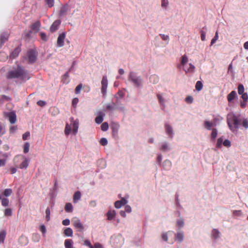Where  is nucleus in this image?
I'll return each instance as SVG.
<instances>
[{
	"mask_svg": "<svg viewBox=\"0 0 248 248\" xmlns=\"http://www.w3.org/2000/svg\"><path fill=\"white\" fill-rule=\"evenodd\" d=\"M70 124H66L64 133L66 135H69L71 133L76 135L78 132L79 127V120L78 119H74L73 117L70 118Z\"/></svg>",
	"mask_w": 248,
	"mask_h": 248,
	"instance_id": "1",
	"label": "nucleus"
},
{
	"mask_svg": "<svg viewBox=\"0 0 248 248\" xmlns=\"http://www.w3.org/2000/svg\"><path fill=\"white\" fill-rule=\"evenodd\" d=\"M228 124L233 132L237 130L240 124L239 119L233 113H229L227 116Z\"/></svg>",
	"mask_w": 248,
	"mask_h": 248,
	"instance_id": "2",
	"label": "nucleus"
},
{
	"mask_svg": "<svg viewBox=\"0 0 248 248\" xmlns=\"http://www.w3.org/2000/svg\"><path fill=\"white\" fill-rule=\"evenodd\" d=\"M124 243V238L120 234H114L111 236L110 244L113 248H120Z\"/></svg>",
	"mask_w": 248,
	"mask_h": 248,
	"instance_id": "3",
	"label": "nucleus"
},
{
	"mask_svg": "<svg viewBox=\"0 0 248 248\" xmlns=\"http://www.w3.org/2000/svg\"><path fill=\"white\" fill-rule=\"evenodd\" d=\"M161 238L163 241L172 244L175 241L174 232L172 231L163 232L161 233Z\"/></svg>",
	"mask_w": 248,
	"mask_h": 248,
	"instance_id": "4",
	"label": "nucleus"
},
{
	"mask_svg": "<svg viewBox=\"0 0 248 248\" xmlns=\"http://www.w3.org/2000/svg\"><path fill=\"white\" fill-rule=\"evenodd\" d=\"M25 74V71L21 67H18L16 70L10 71L9 77L11 78L21 77L23 79H28L30 77L24 75Z\"/></svg>",
	"mask_w": 248,
	"mask_h": 248,
	"instance_id": "5",
	"label": "nucleus"
},
{
	"mask_svg": "<svg viewBox=\"0 0 248 248\" xmlns=\"http://www.w3.org/2000/svg\"><path fill=\"white\" fill-rule=\"evenodd\" d=\"M16 163H18L21 162V164L19 165L20 169H26L29 165V160L25 156L19 155L16 156L15 158Z\"/></svg>",
	"mask_w": 248,
	"mask_h": 248,
	"instance_id": "6",
	"label": "nucleus"
},
{
	"mask_svg": "<svg viewBox=\"0 0 248 248\" xmlns=\"http://www.w3.org/2000/svg\"><path fill=\"white\" fill-rule=\"evenodd\" d=\"M165 133L169 139H172L175 133L172 127L169 124H166L164 126Z\"/></svg>",
	"mask_w": 248,
	"mask_h": 248,
	"instance_id": "7",
	"label": "nucleus"
},
{
	"mask_svg": "<svg viewBox=\"0 0 248 248\" xmlns=\"http://www.w3.org/2000/svg\"><path fill=\"white\" fill-rule=\"evenodd\" d=\"M73 226L79 232H82L85 230L83 224L78 217H74L72 219Z\"/></svg>",
	"mask_w": 248,
	"mask_h": 248,
	"instance_id": "8",
	"label": "nucleus"
},
{
	"mask_svg": "<svg viewBox=\"0 0 248 248\" xmlns=\"http://www.w3.org/2000/svg\"><path fill=\"white\" fill-rule=\"evenodd\" d=\"M106 216L108 220H114L117 216L116 211L113 209L110 208L106 213Z\"/></svg>",
	"mask_w": 248,
	"mask_h": 248,
	"instance_id": "9",
	"label": "nucleus"
},
{
	"mask_svg": "<svg viewBox=\"0 0 248 248\" xmlns=\"http://www.w3.org/2000/svg\"><path fill=\"white\" fill-rule=\"evenodd\" d=\"M128 202V201L126 198H122L121 200L116 201L114 205L115 208L120 209L122 206H124Z\"/></svg>",
	"mask_w": 248,
	"mask_h": 248,
	"instance_id": "10",
	"label": "nucleus"
},
{
	"mask_svg": "<svg viewBox=\"0 0 248 248\" xmlns=\"http://www.w3.org/2000/svg\"><path fill=\"white\" fill-rule=\"evenodd\" d=\"M129 78L135 84V85L137 86H140L142 83L141 78L133 74H131L130 75Z\"/></svg>",
	"mask_w": 248,
	"mask_h": 248,
	"instance_id": "11",
	"label": "nucleus"
},
{
	"mask_svg": "<svg viewBox=\"0 0 248 248\" xmlns=\"http://www.w3.org/2000/svg\"><path fill=\"white\" fill-rule=\"evenodd\" d=\"M6 118H8L11 124H14L16 121V114L13 112H6L4 113Z\"/></svg>",
	"mask_w": 248,
	"mask_h": 248,
	"instance_id": "12",
	"label": "nucleus"
},
{
	"mask_svg": "<svg viewBox=\"0 0 248 248\" xmlns=\"http://www.w3.org/2000/svg\"><path fill=\"white\" fill-rule=\"evenodd\" d=\"M108 84L107 78L106 76H104L101 81V92L104 95L106 93Z\"/></svg>",
	"mask_w": 248,
	"mask_h": 248,
	"instance_id": "13",
	"label": "nucleus"
},
{
	"mask_svg": "<svg viewBox=\"0 0 248 248\" xmlns=\"http://www.w3.org/2000/svg\"><path fill=\"white\" fill-rule=\"evenodd\" d=\"M210 236L212 239L217 240L220 238L221 233L218 230L213 229L211 232Z\"/></svg>",
	"mask_w": 248,
	"mask_h": 248,
	"instance_id": "14",
	"label": "nucleus"
},
{
	"mask_svg": "<svg viewBox=\"0 0 248 248\" xmlns=\"http://www.w3.org/2000/svg\"><path fill=\"white\" fill-rule=\"evenodd\" d=\"M172 149L170 144L167 141H163L161 143L160 150L163 152H168Z\"/></svg>",
	"mask_w": 248,
	"mask_h": 248,
	"instance_id": "15",
	"label": "nucleus"
},
{
	"mask_svg": "<svg viewBox=\"0 0 248 248\" xmlns=\"http://www.w3.org/2000/svg\"><path fill=\"white\" fill-rule=\"evenodd\" d=\"M183 68L184 71L186 73H192L194 72L195 70V66L194 65L192 64L191 63H189V64H187V65H186L184 66H183Z\"/></svg>",
	"mask_w": 248,
	"mask_h": 248,
	"instance_id": "16",
	"label": "nucleus"
},
{
	"mask_svg": "<svg viewBox=\"0 0 248 248\" xmlns=\"http://www.w3.org/2000/svg\"><path fill=\"white\" fill-rule=\"evenodd\" d=\"M175 240L178 243L182 242L184 239V232L182 231H178L176 233H174Z\"/></svg>",
	"mask_w": 248,
	"mask_h": 248,
	"instance_id": "17",
	"label": "nucleus"
},
{
	"mask_svg": "<svg viewBox=\"0 0 248 248\" xmlns=\"http://www.w3.org/2000/svg\"><path fill=\"white\" fill-rule=\"evenodd\" d=\"M65 37V34L62 33L59 35L57 39V45L59 47L62 46L64 45V41Z\"/></svg>",
	"mask_w": 248,
	"mask_h": 248,
	"instance_id": "18",
	"label": "nucleus"
},
{
	"mask_svg": "<svg viewBox=\"0 0 248 248\" xmlns=\"http://www.w3.org/2000/svg\"><path fill=\"white\" fill-rule=\"evenodd\" d=\"M185 220L182 217H180L176 220V226L178 230L182 229L185 226Z\"/></svg>",
	"mask_w": 248,
	"mask_h": 248,
	"instance_id": "19",
	"label": "nucleus"
},
{
	"mask_svg": "<svg viewBox=\"0 0 248 248\" xmlns=\"http://www.w3.org/2000/svg\"><path fill=\"white\" fill-rule=\"evenodd\" d=\"M236 96V93L235 91H232L228 95H227V100L229 102L232 103V101L235 98Z\"/></svg>",
	"mask_w": 248,
	"mask_h": 248,
	"instance_id": "20",
	"label": "nucleus"
},
{
	"mask_svg": "<svg viewBox=\"0 0 248 248\" xmlns=\"http://www.w3.org/2000/svg\"><path fill=\"white\" fill-rule=\"evenodd\" d=\"M60 24V20H56L54 21L50 28V31L52 32L56 31L58 29Z\"/></svg>",
	"mask_w": 248,
	"mask_h": 248,
	"instance_id": "21",
	"label": "nucleus"
},
{
	"mask_svg": "<svg viewBox=\"0 0 248 248\" xmlns=\"http://www.w3.org/2000/svg\"><path fill=\"white\" fill-rule=\"evenodd\" d=\"M73 206L72 204V203L70 202L66 203L65 207L64 209L66 212L68 213H72L73 211Z\"/></svg>",
	"mask_w": 248,
	"mask_h": 248,
	"instance_id": "22",
	"label": "nucleus"
},
{
	"mask_svg": "<svg viewBox=\"0 0 248 248\" xmlns=\"http://www.w3.org/2000/svg\"><path fill=\"white\" fill-rule=\"evenodd\" d=\"M81 194L79 191H77L75 193L73 196V202L77 203L81 199Z\"/></svg>",
	"mask_w": 248,
	"mask_h": 248,
	"instance_id": "23",
	"label": "nucleus"
},
{
	"mask_svg": "<svg viewBox=\"0 0 248 248\" xmlns=\"http://www.w3.org/2000/svg\"><path fill=\"white\" fill-rule=\"evenodd\" d=\"M188 57L186 55H184L181 58V63L183 66L187 65L188 62Z\"/></svg>",
	"mask_w": 248,
	"mask_h": 248,
	"instance_id": "24",
	"label": "nucleus"
},
{
	"mask_svg": "<svg viewBox=\"0 0 248 248\" xmlns=\"http://www.w3.org/2000/svg\"><path fill=\"white\" fill-rule=\"evenodd\" d=\"M6 235V232L5 231L2 230L0 232V244L4 243Z\"/></svg>",
	"mask_w": 248,
	"mask_h": 248,
	"instance_id": "25",
	"label": "nucleus"
},
{
	"mask_svg": "<svg viewBox=\"0 0 248 248\" xmlns=\"http://www.w3.org/2000/svg\"><path fill=\"white\" fill-rule=\"evenodd\" d=\"M73 241L71 239H66L64 241V246L65 248H72Z\"/></svg>",
	"mask_w": 248,
	"mask_h": 248,
	"instance_id": "26",
	"label": "nucleus"
},
{
	"mask_svg": "<svg viewBox=\"0 0 248 248\" xmlns=\"http://www.w3.org/2000/svg\"><path fill=\"white\" fill-rule=\"evenodd\" d=\"M73 233V230L70 228H67L64 231V233L66 236H72Z\"/></svg>",
	"mask_w": 248,
	"mask_h": 248,
	"instance_id": "27",
	"label": "nucleus"
},
{
	"mask_svg": "<svg viewBox=\"0 0 248 248\" xmlns=\"http://www.w3.org/2000/svg\"><path fill=\"white\" fill-rule=\"evenodd\" d=\"M171 165V162L169 160H166L163 162V166L165 169H169Z\"/></svg>",
	"mask_w": 248,
	"mask_h": 248,
	"instance_id": "28",
	"label": "nucleus"
},
{
	"mask_svg": "<svg viewBox=\"0 0 248 248\" xmlns=\"http://www.w3.org/2000/svg\"><path fill=\"white\" fill-rule=\"evenodd\" d=\"M104 114H100L97 116L95 119L96 123L97 124H101L103 121Z\"/></svg>",
	"mask_w": 248,
	"mask_h": 248,
	"instance_id": "29",
	"label": "nucleus"
},
{
	"mask_svg": "<svg viewBox=\"0 0 248 248\" xmlns=\"http://www.w3.org/2000/svg\"><path fill=\"white\" fill-rule=\"evenodd\" d=\"M62 81L64 84H67L69 82V76L67 73H66L62 78Z\"/></svg>",
	"mask_w": 248,
	"mask_h": 248,
	"instance_id": "30",
	"label": "nucleus"
},
{
	"mask_svg": "<svg viewBox=\"0 0 248 248\" xmlns=\"http://www.w3.org/2000/svg\"><path fill=\"white\" fill-rule=\"evenodd\" d=\"M203 87V85L202 82L201 81H198L196 82L195 88L198 91H200L202 90Z\"/></svg>",
	"mask_w": 248,
	"mask_h": 248,
	"instance_id": "31",
	"label": "nucleus"
},
{
	"mask_svg": "<svg viewBox=\"0 0 248 248\" xmlns=\"http://www.w3.org/2000/svg\"><path fill=\"white\" fill-rule=\"evenodd\" d=\"M213 125V123L210 121H206L204 123L205 128L208 130H211Z\"/></svg>",
	"mask_w": 248,
	"mask_h": 248,
	"instance_id": "32",
	"label": "nucleus"
},
{
	"mask_svg": "<svg viewBox=\"0 0 248 248\" xmlns=\"http://www.w3.org/2000/svg\"><path fill=\"white\" fill-rule=\"evenodd\" d=\"M30 143L29 142H25L23 145V152L24 153H27L30 150Z\"/></svg>",
	"mask_w": 248,
	"mask_h": 248,
	"instance_id": "33",
	"label": "nucleus"
},
{
	"mask_svg": "<svg viewBox=\"0 0 248 248\" xmlns=\"http://www.w3.org/2000/svg\"><path fill=\"white\" fill-rule=\"evenodd\" d=\"M36 58V55L35 53L34 52H31L29 55V60L33 62L35 61Z\"/></svg>",
	"mask_w": 248,
	"mask_h": 248,
	"instance_id": "34",
	"label": "nucleus"
},
{
	"mask_svg": "<svg viewBox=\"0 0 248 248\" xmlns=\"http://www.w3.org/2000/svg\"><path fill=\"white\" fill-rule=\"evenodd\" d=\"M157 99L159 102L162 105L165 104V101L163 96L161 94H157Z\"/></svg>",
	"mask_w": 248,
	"mask_h": 248,
	"instance_id": "35",
	"label": "nucleus"
},
{
	"mask_svg": "<svg viewBox=\"0 0 248 248\" xmlns=\"http://www.w3.org/2000/svg\"><path fill=\"white\" fill-rule=\"evenodd\" d=\"M124 210L126 213L130 214L132 212V208L130 205L126 204L124 205Z\"/></svg>",
	"mask_w": 248,
	"mask_h": 248,
	"instance_id": "36",
	"label": "nucleus"
},
{
	"mask_svg": "<svg viewBox=\"0 0 248 248\" xmlns=\"http://www.w3.org/2000/svg\"><path fill=\"white\" fill-rule=\"evenodd\" d=\"M232 214L235 217H241L243 216V212L241 210H233Z\"/></svg>",
	"mask_w": 248,
	"mask_h": 248,
	"instance_id": "37",
	"label": "nucleus"
},
{
	"mask_svg": "<svg viewBox=\"0 0 248 248\" xmlns=\"http://www.w3.org/2000/svg\"><path fill=\"white\" fill-rule=\"evenodd\" d=\"M245 91V89H244V87L243 85L242 84H240L239 85L238 87V93L239 94H243L244 93H245L244 92Z\"/></svg>",
	"mask_w": 248,
	"mask_h": 248,
	"instance_id": "38",
	"label": "nucleus"
},
{
	"mask_svg": "<svg viewBox=\"0 0 248 248\" xmlns=\"http://www.w3.org/2000/svg\"><path fill=\"white\" fill-rule=\"evenodd\" d=\"M40 26V23L39 22H36L32 25V29L35 31H38L39 29Z\"/></svg>",
	"mask_w": 248,
	"mask_h": 248,
	"instance_id": "39",
	"label": "nucleus"
},
{
	"mask_svg": "<svg viewBox=\"0 0 248 248\" xmlns=\"http://www.w3.org/2000/svg\"><path fill=\"white\" fill-rule=\"evenodd\" d=\"M46 219L47 221H49L50 219V210L48 207L46 210Z\"/></svg>",
	"mask_w": 248,
	"mask_h": 248,
	"instance_id": "40",
	"label": "nucleus"
},
{
	"mask_svg": "<svg viewBox=\"0 0 248 248\" xmlns=\"http://www.w3.org/2000/svg\"><path fill=\"white\" fill-rule=\"evenodd\" d=\"M193 97L190 95L187 96L185 99L186 103L189 104H192L193 102Z\"/></svg>",
	"mask_w": 248,
	"mask_h": 248,
	"instance_id": "41",
	"label": "nucleus"
},
{
	"mask_svg": "<svg viewBox=\"0 0 248 248\" xmlns=\"http://www.w3.org/2000/svg\"><path fill=\"white\" fill-rule=\"evenodd\" d=\"M83 244L84 245L88 247L89 248H94V247H93V246L92 245L91 242L89 240L86 239L84 240Z\"/></svg>",
	"mask_w": 248,
	"mask_h": 248,
	"instance_id": "42",
	"label": "nucleus"
},
{
	"mask_svg": "<svg viewBox=\"0 0 248 248\" xmlns=\"http://www.w3.org/2000/svg\"><path fill=\"white\" fill-rule=\"evenodd\" d=\"M101 127L102 131H106L108 128V124L106 122L102 124Z\"/></svg>",
	"mask_w": 248,
	"mask_h": 248,
	"instance_id": "43",
	"label": "nucleus"
},
{
	"mask_svg": "<svg viewBox=\"0 0 248 248\" xmlns=\"http://www.w3.org/2000/svg\"><path fill=\"white\" fill-rule=\"evenodd\" d=\"M39 230L40 232H42L43 234H45L46 232V228L45 226L43 224H42L40 226Z\"/></svg>",
	"mask_w": 248,
	"mask_h": 248,
	"instance_id": "44",
	"label": "nucleus"
},
{
	"mask_svg": "<svg viewBox=\"0 0 248 248\" xmlns=\"http://www.w3.org/2000/svg\"><path fill=\"white\" fill-rule=\"evenodd\" d=\"M168 0H162L161 1V6L163 9H166L168 5Z\"/></svg>",
	"mask_w": 248,
	"mask_h": 248,
	"instance_id": "45",
	"label": "nucleus"
},
{
	"mask_svg": "<svg viewBox=\"0 0 248 248\" xmlns=\"http://www.w3.org/2000/svg\"><path fill=\"white\" fill-rule=\"evenodd\" d=\"M12 210L10 208H7L4 211V215L5 216L10 217L12 216Z\"/></svg>",
	"mask_w": 248,
	"mask_h": 248,
	"instance_id": "46",
	"label": "nucleus"
},
{
	"mask_svg": "<svg viewBox=\"0 0 248 248\" xmlns=\"http://www.w3.org/2000/svg\"><path fill=\"white\" fill-rule=\"evenodd\" d=\"M217 136V131L216 129H213L212 134H211V138L212 139L215 140Z\"/></svg>",
	"mask_w": 248,
	"mask_h": 248,
	"instance_id": "47",
	"label": "nucleus"
},
{
	"mask_svg": "<svg viewBox=\"0 0 248 248\" xmlns=\"http://www.w3.org/2000/svg\"><path fill=\"white\" fill-rule=\"evenodd\" d=\"M12 193V190L10 188L6 189L4 192V195L6 197H8Z\"/></svg>",
	"mask_w": 248,
	"mask_h": 248,
	"instance_id": "48",
	"label": "nucleus"
},
{
	"mask_svg": "<svg viewBox=\"0 0 248 248\" xmlns=\"http://www.w3.org/2000/svg\"><path fill=\"white\" fill-rule=\"evenodd\" d=\"M89 205L91 207L94 208L97 205V202L95 200H91L90 201Z\"/></svg>",
	"mask_w": 248,
	"mask_h": 248,
	"instance_id": "49",
	"label": "nucleus"
},
{
	"mask_svg": "<svg viewBox=\"0 0 248 248\" xmlns=\"http://www.w3.org/2000/svg\"><path fill=\"white\" fill-rule=\"evenodd\" d=\"M223 139L222 138L218 139L217 143V147L218 148L221 147L222 144H223Z\"/></svg>",
	"mask_w": 248,
	"mask_h": 248,
	"instance_id": "50",
	"label": "nucleus"
},
{
	"mask_svg": "<svg viewBox=\"0 0 248 248\" xmlns=\"http://www.w3.org/2000/svg\"><path fill=\"white\" fill-rule=\"evenodd\" d=\"M1 204L4 206H7L9 204V200L6 198L2 199Z\"/></svg>",
	"mask_w": 248,
	"mask_h": 248,
	"instance_id": "51",
	"label": "nucleus"
},
{
	"mask_svg": "<svg viewBox=\"0 0 248 248\" xmlns=\"http://www.w3.org/2000/svg\"><path fill=\"white\" fill-rule=\"evenodd\" d=\"M19 51H20V49L18 48H16V49L14 51H13L12 52V53L11 54V56L13 57H16L18 55V54H19Z\"/></svg>",
	"mask_w": 248,
	"mask_h": 248,
	"instance_id": "52",
	"label": "nucleus"
},
{
	"mask_svg": "<svg viewBox=\"0 0 248 248\" xmlns=\"http://www.w3.org/2000/svg\"><path fill=\"white\" fill-rule=\"evenodd\" d=\"M242 125L245 129L248 128V120L245 119L243 120Z\"/></svg>",
	"mask_w": 248,
	"mask_h": 248,
	"instance_id": "53",
	"label": "nucleus"
},
{
	"mask_svg": "<svg viewBox=\"0 0 248 248\" xmlns=\"http://www.w3.org/2000/svg\"><path fill=\"white\" fill-rule=\"evenodd\" d=\"M218 39V34L217 32H216L215 36L214 38L212 39L211 40V45H213L214 44L216 43V42L217 40Z\"/></svg>",
	"mask_w": 248,
	"mask_h": 248,
	"instance_id": "54",
	"label": "nucleus"
},
{
	"mask_svg": "<svg viewBox=\"0 0 248 248\" xmlns=\"http://www.w3.org/2000/svg\"><path fill=\"white\" fill-rule=\"evenodd\" d=\"M223 145L226 147H230L231 146V142L228 140H225L223 141Z\"/></svg>",
	"mask_w": 248,
	"mask_h": 248,
	"instance_id": "55",
	"label": "nucleus"
},
{
	"mask_svg": "<svg viewBox=\"0 0 248 248\" xmlns=\"http://www.w3.org/2000/svg\"><path fill=\"white\" fill-rule=\"evenodd\" d=\"M150 79L151 82H153L155 83L157 82L158 80V77L155 75L151 76Z\"/></svg>",
	"mask_w": 248,
	"mask_h": 248,
	"instance_id": "56",
	"label": "nucleus"
},
{
	"mask_svg": "<svg viewBox=\"0 0 248 248\" xmlns=\"http://www.w3.org/2000/svg\"><path fill=\"white\" fill-rule=\"evenodd\" d=\"M100 143L101 144H102L103 146H105L108 143V140L106 138H102L100 140Z\"/></svg>",
	"mask_w": 248,
	"mask_h": 248,
	"instance_id": "57",
	"label": "nucleus"
},
{
	"mask_svg": "<svg viewBox=\"0 0 248 248\" xmlns=\"http://www.w3.org/2000/svg\"><path fill=\"white\" fill-rule=\"evenodd\" d=\"M30 136V133L29 132L25 133L22 136V139L23 140H27Z\"/></svg>",
	"mask_w": 248,
	"mask_h": 248,
	"instance_id": "58",
	"label": "nucleus"
},
{
	"mask_svg": "<svg viewBox=\"0 0 248 248\" xmlns=\"http://www.w3.org/2000/svg\"><path fill=\"white\" fill-rule=\"evenodd\" d=\"M160 36L161 39L165 41L168 42L169 40V36L167 35L160 34Z\"/></svg>",
	"mask_w": 248,
	"mask_h": 248,
	"instance_id": "59",
	"label": "nucleus"
},
{
	"mask_svg": "<svg viewBox=\"0 0 248 248\" xmlns=\"http://www.w3.org/2000/svg\"><path fill=\"white\" fill-rule=\"evenodd\" d=\"M70 221L69 219H65L62 220V224L64 226H68L70 224Z\"/></svg>",
	"mask_w": 248,
	"mask_h": 248,
	"instance_id": "60",
	"label": "nucleus"
},
{
	"mask_svg": "<svg viewBox=\"0 0 248 248\" xmlns=\"http://www.w3.org/2000/svg\"><path fill=\"white\" fill-rule=\"evenodd\" d=\"M78 102V98H74L72 100V105L75 108Z\"/></svg>",
	"mask_w": 248,
	"mask_h": 248,
	"instance_id": "61",
	"label": "nucleus"
},
{
	"mask_svg": "<svg viewBox=\"0 0 248 248\" xmlns=\"http://www.w3.org/2000/svg\"><path fill=\"white\" fill-rule=\"evenodd\" d=\"M241 97L243 100L247 101L248 100V95L247 93H244L243 94H241Z\"/></svg>",
	"mask_w": 248,
	"mask_h": 248,
	"instance_id": "62",
	"label": "nucleus"
},
{
	"mask_svg": "<svg viewBox=\"0 0 248 248\" xmlns=\"http://www.w3.org/2000/svg\"><path fill=\"white\" fill-rule=\"evenodd\" d=\"M17 130V127L16 126H11L10 128V132L11 133H15Z\"/></svg>",
	"mask_w": 248,
	"mask_h": 248,
	"instance_id": "63",
	"label": "nucleus"
},
{
	"mask_svg": "<svg viewBox=\"0 0 248 248\" xmlns=\"http://www.w3.org/2000/svg\"><path fill=\"white\" fill-rule=\"evenodd\" d=\"M93 247H94V248H104L103 246L101 244L98 243L94 244Z\"/></svg>",
	"mask_w": 248,
	"mask_h": 248,
	"instance_id": "64",
	"label": "nucleus"
}]
</instances>
